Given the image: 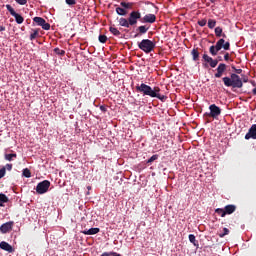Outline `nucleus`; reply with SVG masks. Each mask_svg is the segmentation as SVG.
Here are the masks:
<instances>
[{"instance_id":"1","label":"nucleus","mask_w":256,"mask_h":256,"mask_svg":"<svg viewBox=\"0 0 256 256\" xmlns=\"http://www.w3.org/2000/svg\"><path fill=\"white\" fill-rule=\"evenodd\" d=\"M135 90L142 93L143 96L160 99L161 102H165L168 98L167 96H164V94L160 93L161 89L159 86H155L152 88L151 86L142 83L135 86Z\"/></svg>"},{"instance_id":"2","label":"nucleus","mask_w":256,"mask_h":256,"mask_svg":"<svg viewBox=\"0 0 256 256\" xmlns=\"http://www.w3.org/2000/svg\"><path fill=\"white\" fill-rule=\"evenodd\" d=\"M222 81L226 87H232L233 89H241L243 87V81L238 74L232 73L231 77L225 76Z\"/></svg>"},{"instance_id":"3","label":"nucleus","mask_w":256,"mask_h":256,"mask_svg":"<svg viewBox=\"0 0 256 256\" xmlns=\"http://www.w3.org/2000/svg\"><path fill=\"white\" fill-rule=\"evenodd\" d=\"M221 49L230 50V42H225V39L221 38L216 42V45L210 46L209 52L212 56H216Z\"/></svg>"},{"instance_id":"4","label":"nucleus","mask_w":256,"mask_h":256,"mask_svg":"<svg viewBox=\"0 0 256 256\" xmlns=\"http://www.w3.org/2000/svg\"><path fill=\"white\" fill-rule=\"evenodd\" d=\"M138 47L140 50H142V52L149 54V53L154 52L156 43L150 39H142L141 42L138 43Z\"/></svg>"},{"instance_id":"5","label":"nucleus","mask_w":256,"mask_h":256,"mask_svg":"<svg viewBox=\"0 0 256 256\" xmlns=\"http://www.w3.org/2000/svg\"><path fill=\"white\" fill-rule=\"evenodd\" d=\"M202 60L204 61V63H202L204 68H209V66L215 68L219 64L218 60H214V58L210 57L208 54H203Z\"/></svg>"},{"instance_id":"6","label":"nucleus","mask_w":256,"mask_h":256,"mask_svg":"<svg viewBox=\"0 0 256 256\" xmlns=\"http://www.w3.org/2000/svg\"><path fill=\"white\" fill-rule=\"evenodd\" d=\"M6 9L10 13V15L15 18V21L18 24H22L24 22L23 16L21 14H18L16 10L11 6V4H6Z\"/></svg>"},{"instance_id":"7","label":"nucleus","mask_w":256,"mask_h":256,"mask_svg":"<svg viewBox=\"0 0 256 256\" xmlns=\"http://www.w3.org/2000/svg\"><path fill=\"white\" fill-rule=\"evenodd\" d=\"M51 186V182L49 180H43V182L38 183L36 186V192L38 194H45L48 192V189Z\"/></svg>"},{"instance_id":"8","label":"nucleus","mask_w":256,"mask_h":256,"mask_svg":"<svg viewBox=\"0 0 256 256\" xmlns=\"http://www.w3.org/2000/svg\"><path fill=\"white\" fill-rule=\"evenodd\" d=\"M33 21L39 26L42 27V29L48 31L51 29V25L49 24V22H47L44 18H42L41 16H35Z\"/></svg>"},{"instance_id":"9","label":"nucleus","mask_w":256,"mask_h":256,"mask_svg":"<svg viewBox=\"0 0 256 256\" xmlns=\"http://www.w3.org/2000/svg\"><path fill=\"white\" fill-rule=\"evenodd\" d=\"M138 19H141V13L139 11L133 10L128 18L129 27L136 25L138 23Z\"/></svg>"},{"instance_id":"10","label":"nucleus","mask_w":256,"mask_h":256,"mask_svg":"<svg viewBox=\"0 0 256 256\" xmlns=\"http://www.w3.org/2000/svg\"><path fill=\"white\" fill-rule=\"evenodd\" d=\"M210 113H206V115L212 117L213 119H217L218 116L221 115L222 110L219 106L212 104L209 106Z\"/></svg>"},{"instance_id":"11","label":"nucleus","mask_w":256,"mask_h":256,"mask_svg":"<svg viewBox=\"0 0 256 256\" xmlns=\"http://www.w3.org/2000/svg\"><path fill=\"white\" fill-rule=\"evenodd\" d=\"M14 225H15L14 221L5 222L4 224H2L0 226V232L3 233V234L11 232Z\"/></svg>"},{"instance_id":"12","label":"nucleus","mask_w":256,"mask_h":256,"mask_svg":"<svg viewBox=\"0 0 256 256\" xmlns=\"http://www.w3.org/2000/svg\"><path fill=\"white\" fill-rule=\"evenodd\" d=\"M227 69V66L225 63H219L218 67L216 68V73L214 74V77L217 79H220L223 77V74L225 73Z\"/></svg>"},{"instance_id":"13","label":"nucleus","mask_w":256,"mask_h":256,"mask_svg":"<svg viewBox=\"0 0 256 256\" xmlns=\"http://www.w3.org/2000/svg\"><path fill=\"white\" fill-rule=\"evenodd\" d=\"M256 139V124H252V127L248 130V133L245 135L246 140Z\"/></svg>"},{"instance_id":"14","label":"nucleus","mask_w":256,"mask_h":256,"mask_svg":"<svg viewBox=\"0 0 256 256\" xmlns=\"http://www.w3.org/2000/svg\"><path fill=\"white\" fill-rule=\"evenodd\" d=\"M156 15L155 14H146L144 16V18L142 19V22L143 23H150V24H153L156 22Z\"/></svg>"},{"instance_id":"15","label":"nucleus","mask_w":256,"mask_h":256,"mask_svg":"<svg viewBox=\"0 0 256 256\" xmlns=\"http://www.w3.org/2000/svg\"><path fill=\"white\" fill-rule=\"evenodd\" d=\"M0 248L2 250L8 251V253H13V251H15V249H13V247L9 243H7V241H2L0 243Z\"/></svg>"},{"instance_id":"16","label":"nucleus","mask_w":256,"mask_h":256,"mask_svg":"<svg viewBox=\"0 0 256 256\" xmlns=\"http://www.w3.org/2000/svg\"><path fill=\"white\" fill-rule=\"evenodd\" d=\"M137 31H139V33L135 34V36H134L135 38H137V37H139L141 35L147 34L148 31H149V27H147V26H139L137 28Z\"/></svg>"},{"instance_id":"17","label":"nucleus","mask_w":256,"mask_h":256,"mask_svg":"<svg viewBox=\"0 0 256 256\" xmlns=\"http://www.w3.org/2000/svg\"><path fill=\"white\" fill-rule=\"evenodd\" d=\"M100 232V228L95 227V228H90V230H84L82 233L84 235L90 236V235H97V233Z\"/></svg>"},{"instance_id":"18","label":"nucleus","mask_w":256,"mask_h":256,"mask_svg":"<svg viewBox=\"0 0 256 256\" xmlns=\"http://www.w3.org/2000/svg\"><path fill=\"white\" fill-rule=\"evenodd\" d=\"M225 215L233 214L236 211V206L234 204H228L225 208Z\"/></svg>"},{"instance_id":"19","label":"nucleus","mask_w":256,"mask_h":256,"mask_svg":"<svg viewBox=\"0 0 256 256\" xmlns=\"http://www.w3.org/2000/svg\"><path fill=\"white\" fill-rule=\"evenodd\" d=\"M215 35H216V37H221V36H222L223 38H226V37H227L226 34L223 33V28L220 27V26H218V27L215 28Z\"/></svg>"},{"instance_id":"20","label":"nucleus","mask_w":256,"mask_h":256,"mask_svg":"<svg viewBox=\"0 0 256 256\" xmlns=\"http://www.w3.org/2000/svg\"><path fill=\"white\" fill-rule=\"evenodd\" d=\"M119 24H120V27L130 28L129 20L126 18H120Z\"/></svg>"},{"instance_id":"21","label":"nucleus","mask_w":256,"mask_h":256,"mask_svg":"<svg viewBox=\"0 0 256 256\" xmlns=\"http://www.w3.org/2000/svg\"><path fill=\"white\" fill-rule=\"evenodd\" d=\"M9 202V198L5 194H0V207H4V204Z\"/></svg>"},{"instance_id":"22","label":"nucleus","mask_w":256,"mask_h":256,"mask_svg":"<svg viewBox=\"0 0 256 256\" xmlns=\"http://www.w3.org/2000/svg\"><path fill=\"white\" fill-rule=\"evenodd\" d=\"M4 158H5V160L8 161V162H12V161H14V159L17 158V154H16V153H13V154H5V155H4Z\"/></svg>"},{"instance_id":"23","label":"nucleus","mask_w":256,"mask_h":256,"mask_svg":"<svg viewBox=\"0 0 256 256\" xmlns=\"http://www.w3.org/2000/svg\"><path fill=\"white\" fill-rule=\"evenodd\" d=\"M191 55H192L193 61H199V50L198 49H193L191 51Z\"/></svg>"},{"instance_id":"24","label":"nucleus","mask_w":256,"mask_h":256,"mask_svg":"<svg viewBox=\"0 0 256 256\" xmlns=\"http://www.w3.org/2000/svg\"><path fill=\"white\" fill-rule=\"evenodd\" d=\"M116 13H117V15H119V16H126L128 12H127V10L124 9V8L117 7V8H116Z\"/></svg>"},{"instance_id":"25","label":"nucleus","mask_w":256,"mask_h":256,"mask_svg":"<svg viewBox=\"0 0 256 256\" xmlns=\"http://www.w3.org/2000/svg\"><path fill=\"white\" fill-rule=\"evenodd\" d=\"M110 33L113 34L114 36H120L121 32L118 30V28L114 26H110Z\"/></svg>"},{"instance_id":"26","label":"nucleus","mask_w":256,"mask_h":256,"mask_svg":"<svg viewBox=\"0 0 256 256\" xmlns=\"http://www.w3.org/2000/svg\"><path fill=\"white\" fill-rule=\"evenodd\" d=\"M217 21L214 19H209L208 20V28L209 29H214L216 27Z\"/></svg>"},{"instance_id":"27","label":"nucleus","mask_w":256,"mask_h":256,"mask_svg":"<svg viewBox=\"0 0 256 256\" xmlns=\"http://www.w3.org/2000/svg\"><path fill=\"white\" fill-rule=\"evenodd\" d=\"M229 233H230L229 228L224 227V228H223V233H219L218 236H219L220 238H224L225 236L229 235Z\"/></svg>"},{"instance_id":"28","label":"nucleus","mask_w":256,"mask_h":256,"mask_svg":"<svg viewBox=\"0 0 256 256\" xmlns=\"http://www.w3.org/2000/svg\"><path fill=\"white\" fill-rule=\"evenodd\" d=\"M189 241L195 245V247L198 245V241L196 240L195 234H189Z\"/></svg>"},{"instance_id":"29","label":"nucleus","mask_w":256,"mask_h":256,"mask_svg":"<svg viewBox=\"0 0 256 256\" xmlns=\"http://www.w3.org/2000/svg\"><path fill=\"white\" fill-rule=\"evenodd\" d=\"M215 212L216 214H219L222 218L225 217V208H216Z\"/></svg>"},{"instance_id":"30","label":"nucleus","mask_w":256,"mask_h":256,"mask_svg":"<svg viewBox=\"0 0 256 256\" xmlns=\"http://www.w3.org/2000/svg\"><path fill=\"white\" fill-rule=\"evenodd\" d=\"M39 36V30H34L33 33L30 34V41L35 40Z\"/></svg>"},{"instance_id":"31","label":"nucleus","mask_w":256,"mask_h":256,"mask_svg":"<svg viewBox=\"0 0 256 256\" xmlns=\"http://www.w3.org/2000/svg\"><path fill=\"white\" fill-rule=\"evenodd\" d=\"M23 176L26 177V178L31 177V171L29 170V168H24L23 169Z\"/></svg>"},{"instance_id":"32","label":"nucleus","mask_w":256,"mask_h":256,"mask_svg":"<svg viewBox=\"0 0 256 256\" xmlns=\"http://www.w3.org/2000/svg\"><path fill=\"white\" fill-rule=\"evenodd\" d=\"M99 41H100V43H106L108 41V37L105 36V34H100Z\"/></svg>"},{"instance_id":"33","label":"nucleus","mask_w":256,"mask_h":256,"mask_svg":"<svg viewBox=\"0 0 256 256\" xmlns=\"http://www.w3.org/2000/svg\"><path fill=\"white\" fill-rule=\"evenodd\" d=\"M159 158V155L158 154H155V155H152L150 157V159L147 160V163H153L154 161H157V159Z\"/></svg>"},{"instance_id":"34","label":"nucleus","mask_w":256,"mask_h":256,"mask_svg":"<svg viewBox=\"0 0 256 256\" xmlns=\"http://www.w3.org/2000/svg\"><path fill=\"white\" fill-rule=\"evenodd\" d=\"M54 53H56L58 55H61V56H64L66 52H65V50H62L60 48H55Z\"/></svg>"},{"instance_id":"35","label":"nucleus","mask_w":256,"mask_h":256,"mask_svg":"<svg viewBox=\"0 0 256 256\" xmlns=\"http://www.w3.org/2000/svg\"><path fill=\"white\" fill-rule=\"evenodd\" d=\"M101 256H121L119 253L116 252H104Z\"/></svg>"},{"instance_id":"36","label":"nucleus","mask_w":256,"mask_h":256,"mask_svg":"<svg viewBox=\"0 0 256 256\" xmlns=\"http://www.w3.org/2000/svg\"><path fill=\"white\" fill-rule=\"evenodd\" d=\"M7 174L6 167L0 168V180Z\"/></svg>"},{"instance_id":"37","label":"nucleus","mask_w":256,"mask_h":256,"mask_svg":"<svg viewBox=\"0 0 256 256\" xmlns=\"http://www.w3.org/2000/svg\"><path fill=\"white\" fill-rule=\"evenodd\" d=\"M120 5L124 7V9H130V7L132 6L131 3H127V2H121Z\"/></svg>"},{"instance_id":"38","label":"nucleus","mask_w":256,"mask_h":256,"mask_svg":"<svg viewBox=\"0 0 256 256\" xmlns=\"http://www.w3.org/2000/svg\"><path fill=\"white\" fill-rule=\"evenodd\" d=\"M65 3L69 6H73L77 4V0H65Z\"/></svg>"},{"instance_id":"39","label":"nucleus","mask_w":256,"mask_h":256,"mask_svg":"<svg viewBox=\"0 0 256 256\" xmlns=\"http://www.w3.org/2000/svg\"><path fill=\"white\" fill-rule=\"evenodd\" d=\"M207 24V20L206 19H202L198 21V25H200V27H205V25Z\"/></svg>"},{"instance_id":"40","label":"nucleus","mask_w":256,"mask_h":256,"mask_svg":"<svg viewBox=\"0 0 256 256\" xmlns=\"http://www.w3.org/2000/svg\"><path fill=\"white\" fill-rule=\"evenodd\" d=\"M18 5H27V0H15Z\"/></svg>"},{"instance_id":"41","label":"nucleus","mask_w":256,"mask_h":256,"mask_svg":"<svg viewBox=\"0 0 256 256\" xmlns=\"http://www.w3.org/2000/svg\"><path fill=\"white\" fill-rule=\"evenodd\" d=\"M232 69L234 70V72H235L234 74H236V75L241 74L243 72L242 69H237V68H235V66H232Z\"/></svg>"},{"instance_id":"42","label":"nucleus","mask_w":256,"mask_h":256,"mask_svg":"<svg viewBox=\"0 0 256 256\" xmlns=\"http://www.w3.org/2000/svg\"><path fill=\"white\" fill-rule=\"evenodd\" d=\"M4 168H5V171L7 172V170L8 171H11L12 169H13V165L12 164H6L5 166H4Z\"/></svg>"},{"instance_id":"43","label":"nucleus","mask_w":256,"mask_h":256,"mask_svg":"<svg viewBox=\"0 0 256 256\" xmlns=\"http://www.w3.org/2000/svg\"><path fill=\"white\" fill-rule=\"evenodd\" d=\"M224 60H225V61H229V60H230V54H229V52H226V54L224 55Z\"/></svg>"},{"instance_id":"44","label":"nucleus","mask_w":256,"mask_h":256,"mask_svg":"<svg viewBox=\"0 0 256 256\" xmlns=\"http://www.w3.org/2000/svg\"><path fill=\"white\" fill-rule=\"evenodd\" d=\"M100 110L103 112V113H106L107 112V107L105 105H101L100 106Z\"/></svg>"},{"instance_id":"45","label":"nucleus","mask_w":256,"mask_h":256,"mask_svg":"<svg viewBox=\"0 0 256 256\" xmlns=\"http://www.w3.org/2000/svg\"><path fill=\"white\" fill-rule=\"evenodd\" d=\"M243 83H248L249 79L247 76H244V78L242 79Z\"/></svg>"},{"instance_id":"46","label":"nucleus","mask_w":256,"mask_h":256,"mask_svg":"<svg viewBox=\"0 0 256 256\" xmlns=\"http://www.w3.org/2000/svg\"><path fill=\"white\" fill-rule=\"evenodd\" d=\"M6 30V27L5 26H0V33L2 32V31H5Z\"/></svg>"},{"instance_id":"47","label":"nucleus","mask_w":256,"mask_h":256,"mask_svg":"<svg viewBox=\"0 0 256 256\" xmlns=\"http://www.w3.org/2000/svg\"><path fill=\"white\" fill-rule=\"evenodd\" d=\"M216 60H217V61H223V58H222L221 56H218V57L216 58Z\"/></svg>"},{"instance_id":"48","label":"nucleus","mask_w":256,"mask_h":256,"mask_svg":"<svg viewBox=\"0 0 256 256\" xmlns=\"http://www.w3.org/2000/svg\"><path fill=\"white\" fill-rule=\"evenodd\" d=\"M250 83L252 84V86H256V82L254 80H251Z\"/></svg>"},{"instance_id":"49","label":"nucleus","mask_w":256,"mask_h":256,"mask_svg":"<svg viewBox=\"0 0 256 256\" xmlns=\"http://www.w3.org/2000/svg\"><path fill=\"white\" fill-rule=\"evenodd\" d=\"M252 93H253L254 96H256V87L253 88Z\"/></svg>"},{"instance_id":"50","label":"nucleus","mask_w":256,"mask_h":256,"mask_svg":"<svg viewBox=\"0 0 256 256\" xmlns=\"http://www.w3.org/2000/svg\"><path fill=\"white\" fill-rule=\"evenodd\" d=\"M210 1H211L212 4H215V1H216V0H210Z\"/></svg>"},{"instance_id":"51","label":"nucleus","mask_w":256,"mask_h":256,"mask_svg":"<svg viewBox=\"0 0 256 256\" xmlns=\"http://www.w3.org/2000/svg\"><path fill=\"white\" fill-rule=\"evenodd\" d=\"M87 189L91 190V189H92V187H91V186H87Z\"/></svg>"}]
</instances>
